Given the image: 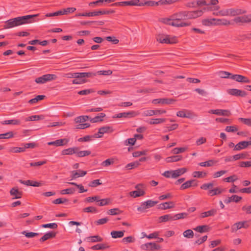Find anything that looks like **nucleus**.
<instances>
[{"mask_svg":"<svg viewBox=\"0 0 251 251\" xmlns=\"http://www.w3.org/2000/svg\"><path fill=\"white\" fill-rule=\"evenodd\" d=\"M194 230L200 233H203L208 231L209 227L207 225L199 226L194 228Z\"/></svg>","mask_w":251,"mask_h":251,"instance_id":"33","label":"nucleus"},{"mask_svg":"<svg viewBox=\"0 0 251 251\" xmlns=\"http://www.w3.org/2000/svg\"><path fill=\"white\" fill-rule=\"evenodd\" d=\"M216 212V210L214 209H212L208 211H206L201 213L200 215L201 218H204L207 217H209L211 215H213Z\"/></svg>","mask_w":251,"mask_h":251,"instance_id":"40","label":"nucleus"},{"mask_svg":"<svg viewBox=\"0 0 251 251\" xmlns=\"http://www.w3.org/2000/svg\"><path fill=\"white\" fill-rule=\"evenodd\" d=\"M174 204L173 201L166 202L160 203L159 208L161 209H167L174 207Z\"/></svg>","mask_w":251,"mask_h":251,"instance_id":"30","label":"nucleus"},{"mask_svg":"<svg viewBox=\"0 0 251 251\" xmlns=\"http://www.w3.org/2000/svg\"><path fill=\"white\" fill-rule=\"evenodd\" d=\"M140 165V163L139 161H135L127 164L126 166V168L127 170H130L134 168L138 167Z\"/></svg>","mask_w":251,"mask_h":251,"instance_id":"48","label":"nucleus"},{"mask_svg":"<svg viewBox=\"0 0 251 251\" xmlns=\"http://www.w3.org/2000/svg\"><path fill=\"white\" fill-rule=\"evenodd\" d=\"M89 119L88 116H80L75 118V121L76 123L84 122Z\"/></svg>","mask_w":251,"mask_h":251,"instance_id":"43","label":"nucleus"},{"mask_svg":"<svg viewBox=\"0 0 251 251\" xmlns=\"http://www.w3.org/2000/svg\"><path fill=\"white\" fill-rule=\"evenodd\" d=\"M43 119L42 115H33L25 118V122L38 121Z\"/></svg>","mask_w":251,"mask_h":251,"instance_id":"39","label":"nucleus"},{"mask_svg":"<svg viewBox=\"0 0 251 251\" xmlns=\"http://www.w3.org/2000/svg\"><path fill=\"white\" fill-rule=\"evenodd\" d=\"M238 120L240 122H242L244 124L251 126V118H239Z\"/></svg>","mask_w":251,"mask_h":251,"instance_id":"61","label":"nucleus"},{"mask_svg":"<svg viewBox=\"0 0 251 251\" xmlns=\"http://www.w3.org/2000/svg\"><path fill=\"white\" fill-rule=\"evenodd\" d=\"M140 3L142 4L143 5H141V6H144L145 5H147L148 6H157L159 5V1H155L152 0H149L145 1V2H141Z\"/></svg>","mask_w":251,"mask_h":251,"instance_id":"54","label":"nucleus"},{"mask_svg":"<svg viewBox=\"0 0 251 251\" xmlns=\"http://www.w3.org/2000/svg\"><path fill=\"white\" fill-rule=\"evenodd\" d=\"M2 125H10L12 124L13 125H19L21 124V122L18 119H13L9 120H5L1 122Z\"/></svg>","mask_w":251,"mask_h":251,"instance_id":"37","label":"nucleus"},{"mask_svg":"<svg viewBox=\"0 0 251 251\" xmlns=\"http://www.w3.org/2000/svg\"><path fill=\"white\" fill-rule=\"evenodd\" d=\"M228 9V16H235L245 13V11L240 9L230 8Z\"/></svg>","mask_w":251,"mask_h":251,"instance_id":"23","label":"nucleus"},{"mask_svg":"<svg viewBox=\"0 0 251 251\" xmlns=\"http://www.w3.org/2000/svg\"><path fill=\"white\" fill-rule=\"evenodd\" d=\"M249 226V225L247 223V221L239 222L234 224L231 227L232 232L236 231L237 230L241 228L242 227L247 228Z\"/></svg>","mask_w":251,"mask_h":251,"instance_id":"15","label":"nucleus"},{"mask_svg":"<svg viewBox=\"0 0 251 251\" xmlns=\"http://www.w3.org/2000/svg\"><path fill=\"white\" fill-rule=\"evenodd\" d=\"M156 40L158 42L162 44H174L177 42L176 37H171L168 35H158L156 38Z\"/></svg>","mask_w":251,"mask_h":251,"instance_id":"2","label":"nucleus"},{"mask_svg":"<svg viewBox=\"0 0 251 251\" xmlns=\"http://www.w3.org/2000/svg\"><path fill=\"white\" fill-rule=\"evenodd\" d=\"M242 199V197H239L237 195H232L230 197H228L224 200V202L225 203H229L231 201H234L236 202H239Z\"/></svg>","mask_w":251,"mask_h":251,"instance_id":"24","label":"nucleus"},{"mask_svg":"<svg viewBox=\"0 0 251 251\" xmlns=\"http://www.w3.org/2000/svg\"><path fill=\"white\" fill-rule=\"evenodd\" d=\"M71 180L75 179L79 177H82L84 176L86 174L87 172L85 171H82L80 170L77 171H73L71 172Z\"/></svg>","mask_w":251,"mask_h":251,"instance_id":"16","label":"nucleus"},{"mask_svg":"<svg viewBox=\"0 0 251 251\" xmlns=\"http://www.w3.org/2000/svg\"><path fill=\"white\" fill-rule=\"evenodd\" d=\"M45 96L44 95H38L35 98L32 99L28 101L30 104H34L37 103L39 100H42L44 99Z\"/></svg>","mask_w":251,"mask_h":251,"instance_id":"45","label":"nucleus"},{"mask_svg":"<svg viewBox=\"0 0 251 251\" xmlns=\"http://www.w3.org/2000/svg\"><path fill=\"white\" fill-rule=\"evenodd\" d=\"M216 18L205 19L202 21V24L205 26L216 25Z\"/></svg>","mask_w":251,"mask_h":251,"instance_id":"27","label":"nucleus"},{"mask_svg":"<svg viewBox=\"0 0 251 251\" xmlns=\"http://www.w3.org/2000/svg\"><path fill=\"white\" fill-rule=\"evenodd\" d=\"M91 153V151H78L76 153V155L77 157H82L89 155Z\"/></svg>","mask_w":251,"mask_h":251,"instance_id":"51","label":"nucleus"},{"mask_svg":"<svg viewBox=\"0 0 251 251\" xmlns=\"http://www.w3.org/2000/svg\"><path fill=\"white\" fill-rule=\"evenodd\" d=\"M56 233L53 231L48 232L40 239V241L41 242H43L50 238L54 237Z\"/></svg>","mask_w":251,"mask_h":251,"instance_id":"31","label":"nucleus"},{"mask_svg":"<svg viewBox=\"0 0 251 251\" xmlns=\"http://www.w3.org/2000/svg\"><path fill=\"white\" fill-rule=\"evenodd\" d=\"M125 230L123 231H112L111 235L113 238H121L124 236Z\"/></svg>","mask_w":251,"mask_h":251,"instance_id":"38","label":"nucleus"},{"mask_svg":"<svg viewBox=\"0 0 251 251\" xmlns=\"http://www.w3.org/2000/svg\"><path fill=\"white\" fill-rule=\"evenodd\" d=\"M78 151V148L77 147L69 148L67 149L63 150L61 151V154L63 155H72L73 154H76Z\"/></svg>","mask_w":251,"mask_h":251,"instance_id":"20","label":"nucleus"},{"mask_svg":"<svg viewBox=\"0 0 251 251\" xmlns=\"http://www.w3.org/2000/svg\"><path fill=\"white\" fill-rule=\"evenodd\" d=\"M198 185L197 183L196 182V180L195 179H191L188 180L183 183L180 187V190H185L186 189L189 188L191 187H195Z\"/></svg>","mask_w":251,"mask_h":251,"instance_id":"13","label":"nucleus"},{"mask_svg":"<svg viewBox=\"0 0 251 251\" xmlns=\"http://www.w3.org/2000/svg\"><path fill=\"white\" fill-rule=\"evenodd\" d=\"M209 113L216 114L217 115H222L226 116H229L231 115V112L228 110L223 109H212L209 111Z\"/></svg>","mask_w":251,"mask_h":251,"instance_id":"14","label":"nucleus"},{"mask_svg":"<svg viewBox=\"0 0 251 251\" xmlns=\"http://www.w3.org/2000/svg\"><path fill=\"white\" fill-rule=\"evenodd\" d=\"M137 115V114L135 111H131L127 112H123L117 114L115 117L120 118H131L135 117Z\"/></svg>","mask_w":251,"mask_h":251,"instance_id":"18","label":"nucleus"},{"mask_svg":"<svg viewBox=\"0 0 251 251\" xmlns=\"http://www.w3.org/2000/svg\"><path fill=\"white\" fill-rule=\"evenodd\" d=\"M171 17L175 21H181L185 20L184 11H179L173 14Z\"/></svg>","mask_w":251,"mask_h":251,"instance_id":"21","label":"nucleus"},{"mask_svg":"<svg viewBox=\"0 0 251 251\" xmlns=\"http://www.w3.org/2000/svg\"><path fill=\"white\" fill-rule=\"evenodd\" d=\"M109 248V246L106 244H97L91 247L92 250H104Z\"/></svg>","mask_w":251,"mask_h":251,"instance_id":"41","label":"nucleus"},{"mask_svg":"<svg viewBox=\"0 0 251 251\" xmlns=\"http://www.w3.org/2000/svg\"><path fill=\"white\" fill-rule=\"evenodd\" d=\"M230 25V22L226 19H216V25Z\"/></svg>","mask_w":251,"mask_h":251,"instance_id":"36","label":"nucleus"},{"mask_svg":"<svg viewBox=\"0 0 251 251\" xmlns=\"http://www.w3.org/2000/svg\"><path fill=\"white\" fill-rule=\"evenodd\" d=\"M175 101V100L168 98L157 99H154L152 100V103L153 104L161 103L162 104H170L173 103Z\"/></svg>","mask_w":251,"mask_h":251,"instance_id":"10","label":"nucleus"},{"mask_svg":"<svg viewBox=\"0 0 251 251\" xmlns=\"http://www.w3.org/2000/svg\"><path fill=\"white\" fill-rule=\"evenodd\" d=\"M106 115L104 113H101L99 116H96L94 118H91L90 121L92 123H95L98 122H100L103 121L102 118L105 117Z\"/></svg>","mask_w":251,"mask_h":251,"instance_id":"34","label":"nucleus"},{"mask_svg":"<svg viewBox=\"0 0 251 251\" xmlns=\"http://www.w3.org/2000/svg\"><path fill=\"white\" fill-rule=\"evenodd\" d=\"M251 145V138L248 141H244L239 142L234 147V150L240 151L247 148L249 146Z\"/></svg>","mask_w":251,"mask_h":251,"instance_id":"9","label":"nucleus"},{"mask_svg":"<svg viewBox=\"0 0 251 251\" xmlns=\"http://www.w3.org/2000/svg\"><path fill=\"white\" fill-rule=\"evenodd\" d=\"M213 14L215 16H228V9H222L218 12H214Z\"/></svg>","mask_w":251,"mask_h":251,"instance_id":"42","label":"nucleus"},{"mask_svg":"<svg viewBox=\"0 0 251 251\" xmlns=\"http://www.w3.org/2000/svg\"><path fill=\"white\" fill-rule=\"evenodd\" d=\"M186 172L187 169L185 168H182L176 170H173V173L172 174V178H176L181 175L184 174Z\"/></svg>","mask_w":251,"mask_h":251,"instance_id":"22","label":"nucleus"},{"mask_svg":"<svg viewBox=\"0 0 251 251\" xmlns=\"http://www.w3.org/2000/svg\"><path fill=\"white\" fill-rule=\"evenodd\" d=\"M122 213V211L117 208L111 209L107 211V214L111 215H117L121 214Z\"/></svg>","mask_w":251,"mask_h":251,"instance_id":"47","label":"nucleus"},{"mask_svg":"<svg viewBox=\"0 0 251 251\" xmlns=\"http://www.w3.org/2000/svg\"><path fill=\"white\" fill-rule=\"evenodd\" d=\"M77 78L93 77L96 75V73L92 72L77 73Z\"/></svg>","mask_w":251,"mask_h":251,"instance_id":"28","label":"nucleus"},{"mask_svg":"<svg viewBox=\"0 0 251 251\" xmlns=\"http://www.w3.org/2000/svg\"><path fill=\"white\" fill-rule=\"evenodd\" d=\"M42 227L50 228L51 229H56L57 227V225L55 223H50L47 224H43L41 226Z\"/></svg>","mask_w":251,"mask_h":251,"instance_id":"60","label":"nucleus"},{"mask_svg":"<svg viewBox=\"0 0 251 251\" xmlns=\"http://www.w3.org/2000/svg\"><path fill=\"white\" fill-rule=\"evenodd\" d=\"M75 189L73 188H69L66 189L62 190L60 191V194L62 195L65 194H73L75 193Z\"/></svg>","mask_w":251,"mask_h":251,"instance_id":"55","label":"nucleus"},{"mask_svg":"<svg viewBox=\"0 0 251 251\" xmlns=\"http://www.w3.org/2000/svg\"><path fill=\"white\" fill-rule=\"evenodd\" d=\"M249 154L247 152H243L233 156L234 160H237L240 159H247L249 158Z\"/></svg>","mask_w":251,"mask_h":251,"instance_id":"35","label":"nucleus"},{"mask_svg":"<svg viewBox=\"0 0 251 251\" xmlns=\"http://www.w3.org/2000/svg\"><path fill=\"white\" fill-rule=\"evenodd\" d=\"M182 157L181 155H177L172 156L168 157L166 158V161L168 163L177 162L182 160Z\"/></svg>","mask_w":251,"mask_h":251,"instance_id":"32","label":"nucleus"},{"mask_svg":"<svg viewBox=\"0 0 251 251\" xmlns=\"http://www.w3.org/2000/svg\"><path fill=\"white\" fill-rule=\"evenodd\" d=\"M187 148L184 147L182 148H175L172 151V153L175 154H177L180 153L184 152L186 150Z\"/></svg>","mask_w":251,"mask_h":251,"instance_id":"53","label":"nucleus"},{"mask_svg":"<svg viewBox=\"0 0 251 251\" xmlns=\"http://www.w3.org/2000/svg\"><path fill=\"white\" fill-rule=\"evenodd\" d=\"M145 192L142 189H138L136 191H131L129 193V195L133 198H136L144 196Z\"/></svg>","mask_w":251,"mask_h":251,"instance_id":"25","label":"nucleus"},{"mask_svg":"<svg viewBox=\"0 0 251 251\" xmlns=\"http://www.w3.org/2000/svg\"><path fill=\"white\" fill-rule=\"evenodd\" d=\"M39 14L28 15L10 19L5 22L3 26L4 29L12 28L22 25L30 24L37 21L34 19Z\"/></svg>","mask_w":251,"mask_h":251,"instance_id":"1","label":"nucleus"},{"mask_svg":"<svg viewBox=\"0 0 251 251\" xmlns=\"http://www.w3.org/2000/svg\"><path fill=\"white\" fill-rule=\"evenodd\" d=\"M68 183L70 185L76 186L79 189V192L80 193H83V192H86L87 191V190L84 189L83 186L81 184H77L76 183L73 182H68Z\"/></svg>","mask_w":251,"mask_h":251,"instance_id":"50","label":"nucleus"},{"mask_svg":"<svg viewBox=\"0 0 251 251\" xmlns=\"http://www.w3.org/2000/svg\"><path fill=\"white\" fill-rule=\"evenodd\" d=\"M142 4L140 3L139 0H131L129 1H125L121 2H117L112 3L111 5L113 6H141Z\"/></svg>","mask_w":251,"mask_h":251,"instance_id":"3","label":"nucleus"},{"mask_svg":"<svg viewBox=\"0 0 251 251\" xmlns=\"http://www.w3.org/2000/svg\"><path fill=\"white\" fill-rule=\"evenodd\" d=\"M10 194L13 196L12 199H20L23 195V192L20 191L17 188L13 187L11 189Z\"/></svg>","mask_w":251,"mask_h":251,"instance_id":"17","label":"nucleus"},{"mask_svg":"<svg viewBox=\"0 0 251 251\" xmlns=\"http://www.w3.org/2000/svg\"><path fill=\"white\" fill-rule=\"evenodd\" d=\"M44 76L46 82L55 80L57 78L56 75L53 74L44 75Z\"/></svg>","mask_w":251,"mask_h":251,"instance_id":"64","label":"nucleus"},{"mask_svg":"<svg viewBox=\"0 0 251 251\" xmlns=\"http://www.w3.org/2000/svg\"><path fill=\"white\" fill-rule=\"evenodd\" d=\"M224 191V190L220 187H217L213 189L209 190L208 191V195L211 196H213L215 195H217L220 194L222 192Z\"/></svg>","mask_w":251,"mask_h":251,"instance_id":"29","label":"nucleus"},{"mask_svg":"<svg viewBox=\"0 0 251 251\" xmlns=\"http://www.w3.org/2000/svg\"><path fill=\"white\" fill-rule=\"evenodd\" d=\"M233 21L236 23L251 22V14L236 17L234 19Z\"/></svg>","mask_w":251,"mask_h":251,"instance_id":"8","label":"nucleus"},{"mask_svg":"<svg viewBox=\"0 0 251 251\" xmlns=\"http://www.w3.org/2000/svg\"><path fill=\"white\" fill-rule=\"evenodd\" d=\"M183 235L188 238H192L194 236V232L191 229H187L183 232Z\"/></svg>","mask_w":251,"mask_h":251,"instance_id":"57","label":"nucleus"},{"mask_svg":"<svg viewBox=\"0 0 251 251\" xmlns=\"http://www.w3.org/2000/svg\"><path fill=\"white\" fill-rule=\"evenodd\" d=\"M69 142V140L68 139L63 138L48 142V145L50 146H55L56 147L63 146L66 145Z\"/></svg>","mask_w":251,"mask_h":251,"instance_id":"7","label":"nucleus"},{"mask_svg":"<svg viewBox=\"0 0 251 251\" xmlns=\"http://www.w3.org/2000/svg\"><path fill=\"white\" fill-rule=\"evenodd\" d=\"M144 202L145 203L147 207L149 208L153 207L156 203H157L158 201L152 200H148Z\"/></svg>","mask_w":251,"mask_h":251,"instance_id":"62","label":"nucleus"},{"mask_svg":"<svg viewBox=\"0 0 251 251\" xmlns=\"http://www.w3.org/2000/svg\"><path fill=\"white\" fill-rule=\"evenodd\" d=\"M185 20L196 19L201 16L203 12L202 10L195 11H184Z\"/></svg>","mask_w":251,"mask_h":251,"instance_id":"4","label":"nucleus"},{"mask_svg":"<svg viewBox=\"0 0 251 251\" xmlns=\"http://www.w3.org/2000/svg\"><path fill=\"white\" fill-rule=\"evenodd\" d=\"M218 75L221 78H230V76H231L232 74H231L229 72H226V71H220L218 72Z\"/></svg>","mask_w":251,"mask_h":251,"instance_id":"52","label":"nucleus"},{"mask_svg":"<svg viewBox=\"0 0 251 251\" xmlns=\"http://www.w3.org/2000/svg\"><path fill=\"white\" fill-rule=\"evenodd\" d=\"M113 130L112 129L111 127L109 126H104L99 128V132L97 134H98V135H101L102 136L104 133L111 132Z\"/></svg>","mask_w":251,"mask_h":251,"instance_id":"26","label":"nucleus"},{"mask_svg":"<svg viewBox=\"0 0 251 251\" xmlns=\"http://www.w3.org/2000/svg\"><path fill=\"white\" fill-rule=\"evenodd\" d=\"M142 115L145 117H150L154 115V110H146L142 113Z\"/></svg>","mask_w":251,"mask_h":251,"instance_id":"59","label":"nucleus"},{"mask_svg":"<svg viewBox=\"0 0 251 251\" xmlns=\"http://www.w3.org/2000/svg\"><path fill=\"white\" fill-rule=\"evenodd\" d=\"M178 0H159V5H169L173 4Z\"/></svg>","mask_w":251,"mask_h":251,"instance_id":"56","label":"nucleus"},{"mask_svg":"<svg viewBox=\"0 0 251 251\" xmlns=\"http://www.w3.org/2000/svg\"><path fill=\"white\" fill-rule=\"evenodd\" d=\"M187 215V214L186 213H181L176 214L174 216L168 214L160 217L159 220H179L186 218Z\"/></svg>","mask_w":251,"mask_h":251,"instance_id":"5","label":"nucleus"},{"mask_svg":"<svg viewBox=\"0 0 251 251\" xmlns=\"http://www.w3.org/2000/svg\"><path fill=\"white\" fill-rule=\"evenodd\" d=\"M230 78L239 82L250 83L251 80L247 77L240 75H232Z\"/></svg>","mask_w":251,"mask_h":251,"instance_id":"12","label":"nucleus"},{"mask_svg":"<svg viewBox=\"0 0 251 251\" xmlns=\"http://www.w3.org/2000/svg\"><path fill=\"white\" fill-rule=\"evenodd\" d=\"M161 248L160 245L155 243H148L144 244H142L141 246V249L142 250H159Z\"/></svg>","mask_w":251,"mask_h":251,"instance_id":"6","label":"nucleus"},{"mask_svg":"<svg viewBox=\"0 0 251 251\" xmlns=\"http://www.w3.org/2000/svg\"><path fill=\"white\" fill-rule=\"evenodd\" d=\"M227 93L229 95L235 96H240L244 97L247 96L246 92L242 91L237 89H230L227 90Z\"/></svg>","mask_w":251,"mask_h":251,"instance_id":"11","label":"nucleus"},{"mask_svg":"<svg viewBox=\"0 0 251 251\" xmlns=\"http://www.w3.org/2000/svg\"><path fill=\"white\" fill-rule=\"evenodd\" d=\"M87 239L89 242H101L103 240L102 238L99 235L88 237Z\"/></svg>","mask_w":251,"mask_h":251,"instance_id":"46","label":"nucleus"},{"mask_svg":"<svg viewBox=\"0 0 251 251\" xmlns=\"http://www.w3.org/2000/svg\"><path fill=\"white\" fill-rule=\"evenodd\" d=\"M98 205L100 206L108 205L110 202V200L109 199H104L100 200L99 199V201L98 202Z\"/></svg>","mask_w":251,"mask_h":251,"instance_id":"58","label":"nucleus"},{"mask_svg":"<svg viewBox=\"0 0 251 251\" xmlns=\"http://www.w3.org/2000/svg\"><path fill=\"white\" fill-rule=\"evenodd\" d=\"M101 135H98V134H95L93 135H87L83 137L84 142H88L92 140L95 138H100Z\"/></svg>","mask_w":251,"mask_h":251,"instance_id":"49","label":"nucleus"},{"mask_svg":"<svg viewBox=\"0 0 251 251\" xmlns=\"http://www.w3.org/2000/svg\"><path fill=\"white\" fill-rule=\"evenodd\" d=\"M165 121H166V119L164 118L152 119L150 122H149V123L150 125H157V124L164 123L165 122Z\"/></svg>","mask_w":251,"mask_h":251,"instance_id":"44","label":"nucleus"},{"mask_svg":"<svg viewBox=\"0 0 251 251\" xmlns=\"http://www.w3.org/2000/svg\"><path fill=\"white\" fill-rule=\"evenodd\" d=\"M115 12L114 10H102L89 12V17L97 16L100 15L109 14Z\"/></svg>","mask_w":251,"mask_h":251,"instance_id":"19","label":"nucleus"},{"mask_svg":"<svg viewBox=\"0 0 251 251\" xmlns=\"http://www.w3.org/2000/svg\"><path fill=\"white\" fill-rule=\"evenodd\" d=\"M13 137V133L11 131L0 134V139H9Z\"/></svg>","mask_w":251,"mask_h":251,"instance_id":"63","label":"nucleus"}]
</instances>
